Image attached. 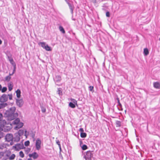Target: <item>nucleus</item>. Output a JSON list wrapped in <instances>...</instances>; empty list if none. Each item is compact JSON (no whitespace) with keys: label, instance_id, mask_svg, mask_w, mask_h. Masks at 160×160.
I'll use <instances>...</instances> for the list:
<instances>
[{"label":"nucleus","instance_id":"nucleus-1","mask_svg":"<svg viewBox=\"0 0 160 160\" xmlns=\"http://www.w3.org/2000/svg\"><path fill=\"white\" fill-rule=\"evenodd\" d=\"M15 157V154H12L11 151L9 149L0 152V159L1 160H13Z\"/></svg>","mask_w":160,"mask_h":160},{"label":"nucleus","instance_id":"nucleus-2","mask_svg":"<svg viewBox=\"0 0 160 160\" xmlns=\"http://www.w3.org/2000/svg\"><path fill=\"white\" fill-rule=\"evenodd\" d=\"M15 107H13L11 108L9 111L6 112V114L7 115V117L8 120H12L18 116V113H15Z\"/></svg>","mask_w":160,"mask_h":160},{"label":"nucleus","instance_id":"nucleus-3","mask_svg":"<svg viewBox=\"0 0 160 160\" xmlns=\"http://www.w3.org/2000/svg\"><path fill=\"white\" fill-rule=\"evenodd\" d=\"M11 124L7 123L5 120H3L0 122V131L6 132L10 130L11 128Z\"/></svg>","mask_w":160,"mask_h":160},{"label":"nucleus","instance_id":"nucleus-4","mask_svg":"<svg viewBox=\"0 0 160 160\" xmlns=\"http://www.w3.org/2000/svg\"><path fill=\"white\" fill-rule=\"evenodd\" d=\"M12 124L13 125H17V126L15 127V129H16L22 128L23 125V123L20 122V120L18 118H17L14 120L12 122Z\"/></svg>","mask_w":160,"mask_h":160},{"label":"nucleus","instance_id":"nucleus-5","mask_svg":"<svg viewBox=\"0 0 160 160\" xmlns=\"http://www.w3.org/2000/svg\"><path fill=\"white\" fill-rule=\"evenodd\" d=\"M24 148V145L22 143H17L14 146H13L12 148L16 151H18Z\"/></svg>","mask_w":160,"mask_h":160},{"label":"nucleus","instance_id":"nucleus-6","mask_svg":"<svg viewBox=\"0 0 160 160\" xmlns=\"http://www.w3.org/2000/svg\"><path fill=\"white\" fill-rule=\"evenodd\" d=\"M41 141L39 138H38L36 141L35 145L36 148L37 150H39L41 148Z\"/></svg>","mask_w":160,"mask_h":160},{"label":"nucleus","instance_id":"nucleus-7","mask_svg":"<svg viewBox=\"0 0 160 160\" xmlns=\"http://www.w3.org/2000/svg\"><path fill=\"white\" fill-rule=\"evenodd\" d=\"M93 154L90 151H88L86 152L84 157L86 159L91 160V158L93 157Z\"/></svg>","mask_w":160,"mask_h":160},{"label":"nucleus","instance_id":"nucleus-8","mask_svg":"<svg viewBox=\"0 0 160 160\" xmlns=\"http://www.w3.org/2000/svg\"><path fill=\"white\" fill-rule=\"evenodd\" d=\"M13 139L12 135L11 134H8L5 136V141L9 142L12 141Z\"/></svg>","mask_w":160,"mask_h":160},{"label":"nucleus","instance_id":"nucleus-9","mask_svg":"<svg viewBox=\"0 0 160 160\" xmlns=\"http://www.w3.org/2000/svg\"><path fill=\"white\" fill-rule=\"evenodd\" d=\"M8 100V95L5 94H3L0 98V102H4Z\"/></svg>","mask_w":160,"mask_h":160},{"label":"nucleus","instance_id":"nucleus-10","mask_svg":"<svg viewBox=\"0 0 160 160\" xmlns=\"http://www.w3.org/2000/svg\"><path fill=\"white\" fill-rule=\"evenodd\" d=\"M28 156L30 158H32L34 159H37L39 156L38 154L36 152H34L32 154H29Z\"/></svg>","mask_w":160,"mask_h":160},{"label":"nucleus","instance_id":"nucleus-11","mask_svg":"<svg viewBox=\"0 0 160 160\" xmlns=\"http://www.w3.org/2000/svg\"><path fill=\"white\" fill-rule=\"evenodd\" d=\"M16 104L17 105L20 107L22 106L23 104V100L22 99H17Z\"/></svg>","mask_w":160,"mask_h":160},{"label":"nucleus","instance_id":"nucleus-12","mask_svg":"<svg viewBox=\"0 0 160 160\" xmlns=\"http://www.w3.org/2000/svg\"><path fill=\"white\" fill-rule=\"evenodd\" d=\"M153 86L155 88L157 89L160 88V82H156L153 83Z\"/></svg>","mask_w":160,"mask_h":160},{"label":"nucleus","instance_id":"nucleus-13","mask_svg":"<svg viewBox=\"0 0 160 160\" xmlns=\"http://www.w3.org/2000/svg\"><path fill=\"white\" fill-rule=\"evenodd\" d=\"M61 80V77L59 75L56 76L54 79L56 83L59 82Z\"/></svg>","mask_w":160,"mask_h":160},{"label":"nucleus","instance_id":"nucleus-14","mask_svg":"<svg viewBox=\"0 0 160 160\" xmlns=\"http://www.w3.org/2000/svg\"><path fill=\"white\" fill-rule=\"evenodd\" d=\"M38 44L39 45L41 46L43 48L45 49L46 44L44 42H40L38 43Z\"/></svg>","mask_w":160,"mask_h":160},{"label":"nucleus","instance_id":"nucleus-15","mask_svg":"<svg viewBox=\"0 0 160 160\" xmlns=\"http://www.w3.org/2000/svg\"><path fill=\"white\" fill-rule=\"evenodd\" d=\"M8 90L9 91H11V90L12 89L13 85L12 83V82H10L8 84Z\"/></svg>","mask_w":160,"mask_h":160},{"label":"nucleus","instance_id":"nucleus-16","mask_svg":"<svg viewBox=\"0 0 160 160\" xmlns=\"http://www.w3.org/2000/svg\"><path fill=\"white\" fill-rule=\"evenodd\" d=\"M68 6H69V8L71 10V13H73V9L74 8V7L72 5H71L68 2Z\"/></svg>","mask_w":160,"mask_h":160},{"label":"nucleus","instance_id":"nucleus-17","mask_svg":"<svg viewBox=\"0 0 160 160\" xmlns=\"http://www.w3.org/2000/svg\"><path fill=\"white\" fill-rule=\"evenodd\" d=\"M16 93L17 94V96L18 98H19L20 97V94H21V91L19 89H18L16 91Z\"/></svg>","mask_w":160,"mask_h":160},{"label":"nucleus","instance_id":"nucleus-18","mask_svg":"<svg viewBox=\"0 0 160 160\" xmlns=\"http://www.w3.org/2000/svg\"><path fill=\"white\" fill-rule=\"evenodd\" d=\"M143 52L144 55H147L149 54V51L148 49L147 48H144Z\"/></svg>","mask_w":160,"mask_h":160},{"label":"nucleus","instance_id":"nucleus-19","mask_svg":"<svg viewBox=\"0 0 160 160\" xmlns=\"http://www.w3.org/2000/svg\"><path fill=\"white\" fill-rule=\"evenodd\" d=\"M24 150L25 153L28 154L30 151L31 149L28 148H25Z\"/></svg>","mask_w":160,"mask_h":160},{"label":"nucleus","instance_id":"nucleus-20","mask_svg":"<svg viewBox=\"0 0 160 160\" xmlns=\"http://www.w3.org/2000/svg\"><path fill=\"white\" fill-rule=\"evenodd\" d=\"M8 59L9 61L10 62L11 64L12 65L14 64V62L12 58L8 56Z\"/></svg>","mask_w":160,"mask_h":160},{"label":"nucleus","instance_id":"nucleus-21","mask_svg":"<svg viewBox=\"0 0 160 160\" xmlns=\"http://www.w3.org/2000/svg\"><path fill=\"white\" fill-rule=\"evenodd\" d=\"M116 124L117 127H120L121 126V123L120 121H116Z\"/></svg>","mask_w":160,"mask_h":160},{"label":"nucleus","instance_id":"nucleus-22","mask_svg":"<svg viewBox=\"0 0 160 160\" xmlns=\"http://www.w3.org/2000/svg\"><path fill=\"white\" fill-rule=\"evenodd\" d=\"M7 105V104L6 103H0V109L5 107Z\"/></svg>","mask_w":160,"mask_h":160},{"label":"nucleus","instance_id":"nucleus-23","mask_svg":"<svg viewBox=\"0 0 160 160\" xmlns=\"http://www.w3.org/2000/svg\"><path fill=\"white\" fill-rule=\"evenodd\" d=\"M75 104L72 102H70L69 104V106L71 108H74L75 107Z\"/></svg>","mask_w":160,"mask_h":160},{"label":"nucleus","instance_id":"nucleus-24","mask_svg":"<svg viewBox=\"0 0 160 160\" xmlns=\"http://www.w3.org/2000/svg\"><path fill=\"white\" fill-rule=\"evenodd\" d=\"M45 49L47 51H51L52 50L51 48L47 44L46 46Z\"/></svg>","mask_w":160,"mask_h":160},{"label":"nucleus","instance_id":"nucleus-25","mask_svg":"<svg viewBox=\"0 0 160 160\" xmlns=\"http://www.w3.org/2000/svg\"><path fill=\"white\" fill-rule=\"evenodd\" d=\"M59 29L60 31L61 32L63 33H65V31L63 28L61 26H60L59 27Z\"/></svg>","mask_w":160,"mask_h":160},{"label":"nucleus","instance_id":"nucleus-26","mask_svg":"<svg viewBox=\"0 0 160 160\" xmlns=\"http://www.w3.org/2000/svg\"><path fill=\"white\" fill-rule=\"evenodd\" d=\"M6 147V145L4 143L0 144V149L2 150Z\"/></svg>","mask_w":160,"mask_h":160},{"label":"nucleus","instance_id":"nucleus-27","mask_svg":"<svg viewBox=\"0 0 160 160\" xmlns=\"http://www.w3.org/2000/svg\"><path fill=\"white\" fill-rule=\"evenodd\" d=\"M80 136L82 138H85L86 137L87 134L86 133L83 132L82 133H81Z\"/></svg>","mask_w":160,"mask_h":160},{"label":"nucleus","instance_id":"nucleus-28","mask_svg":"<svg viewBox=\"0 0 160 160\" xmlns=\"http://www.w3.org/2000/svg\"><path fill=\"white\" fill-rule=\"evenodd\" d=\"M11 78V77L10 76H8L6 77L5 78V81L8 82L10 80Z\"/></svg>","mask_w":160,"mask_h":160},{"label":"nucleus","instance_id":"nucleus-29","mask_svg":"<svg viewBox=\"0 0 160 160\" xmlns=\"http://www.w3.org/2000/svg\"><path fill=\"white\" fill-rule=\"evenodd\" d=\"M7 90V88L6 87H4L1 89V91L2 92H5Z\"/></svg>","mask_w":160,"mask_h":160},{"label":"nucleus","instance_id":"nucleus-30","mask_svg":"<svg viewBox=\"0 0 160 160\" xmlns=\"http://www.w3.org/2000/svg\"><path fill=\"white\" fill-rule=\"evenodd\" d=\"M71 101L72 102V103L74 104H75L76 105L77 104V101L74 99H71Z\"/></svg>","mask_w":160,"mask_h":160},{"label":"nucleus","instance_id":"nucleus-31","mask_svg":"<svg viewBox=\"0 0 160 160\" xmlns=\"http://www.w3.org/2000/svg\"><path fill=\"white\" fill-rule=\"evenodd\" d=\"M19 156L21 158H23L24 157V154L22 151H21L19 152Z\"/></svg>","mask_w":160,"mask_h":160},{"label":"nucleus","instance_id":"nucleus-32","mask_svg":"<svg viewBox=\"0 0 160 160\" xmlns=\"http://www.w3.org/2000/svg\"><path fill=\"white\" fill-rule=\"evenodd\" d=\"M87 148V146L85 145H83L82 147V149L83 150H85Z\"/></svg>","mask_w":160,"mask_h":160},{"label":"nucleus","instance_id":"nucleus-33","mask_svg":"<svg viewBox=\"0 0 160 160\" xmlns=\"http://www.w3.org/2000/svg\"><path fill=\"white\" fill-rule=\"evenodd\" d=\"M56 143L58 145L59 147L60 150H61V145L60 144V142L59 141V140H57L56 141Z\"/></svg>","mask_w":160,"mask_h":160},{"label":"nucleus","instance_id":"nucleus-34","mask_svg":"<svg viewBox=\"0 0 160 160\" xmlns=\"http://www.w3.org/2000/svg\"><path fill=\"white\" fill-rule=\"evenodd\" d=\"M4 135V134L3 132H1V131H0V139L3 138Z\"/></svg>","mask_w":160,"mask_h":160},{"label":"nucleus","instance_id":"nucleus-35","mask_svg":"<svg viewBox=\"0 0 160 160\" xmlns=\"http://www.w3.org/2000/svg\"><path fill=\"white\" fill-rule=\"evenodd\" d=\"M29 143H30V142H29V141H26L25 142L24 144L25 146H28L29 145Z\"/></svg>","mask_w":160,"mask_h":160},{"label":"nucleus","instance_id":"nucleus-36","mask_svg":"<svg viewBox=\"0 0 160 160\" xmlns=\"http://www.w3.org/2000/svg\"><path fill=\"white\" fill-rule=\"evenodd\" d=\"M8 98H9L10 100H12V94H8Z\"/></svg>","mask_w":160,"mask_h":160},{"label":"nucleus","instance_id":"nucleus-37","mask_svg":"<svg viewBox=\"0 0 160 160\" xmlns=\"http://www.w3.org/2000/svg\"><path fill=\"white\" fill-rule=\"evenodd\" d=\"M89 89L90 91H92L93 89V87L92 86H90L89 87Z\"/></svg>","mask_w":160,"mask_h":160},{"label":"nucleus","instance_id":"nucleus-38","mask_svg":"<svg viewBox=\"0 0 160 160\" xmlns=\"http://www.w3.org/2000/svg\"><path fill=\"white\" fill-rule=\"evenodd\" d=\"M106 16L108 17H110V13L109 12H106Z\"/></svg>","mask_w":160,"mask_h":160},{"label":"nucleus","instance_id":"nucleus-39","mask_svg":"<svg viewBox=\"0 0 160 160\" xmlns=\"http://www.w3.org/2000/svg\"><path fill=\"white\" fill-rule=\"evenodd\" d=\"M2 118L3 116L2 114L0 113V122L2 121Z\"/></svg>","mask_w":160,"mask_h":160},{"label":"nucleus","instance_id":"nucleus-40","mask_svg":"<svg viewBox=\"0 0 160 160\" xmlns=\"http://www.w3.org/2000/svg\"><path fill=\"white\" fill-rule=\"evenodd\" d=\"M117 100H118V105H119L120 106H121L122 105L120 103L119 100L118 98H117Z\"/></svg>","mask_w":160,"mask_h":160},{"label":"nucleus","instance_id":"nucleus-41","mask_svg":"<svg viewBox=\"0 0 160 160\" xmlns=\"http://www.w3.org/2000/svg\"><path fill=\"white\" fill-rule=\"evenodd\" d=\"M58 94L60 95L61 94L62 91L59 89H58Z\"/></svg>","mask_w":160,"mask_h":160},{"label":"nucleus","instance_id":"nucleus-42","mask_svg":"<svg viewBox=\"0 0 160 160\" xmlns=\"http://www.w3.org/2000/svg\"><path fill=\"white\" fill-rule=\"evenodd\" d=\"M79 131L81 132V133H82L83 132L84 130L82 128H80L79 130Z\"/></svg>","mask_w":160,"mask_h":160},{"label":"nucleus","instance_id":"nucleus-43","mask_svg":"<svg viewBox=\"0 0 160 160\" xmlns=\"http://www.w3.org/2000/svg\"><path fill=\"white\" fill-rule=\"evenodd\" d=\"M16 138H17L16 139H15L14 140L17 142H18L20 138H19L18 136L17 137H16Z\"/></svg>","mask_w":160,"mask_h":160},{"label":"nucleus","instance_id":"nucleus-44","mask_svg":"<svg viewBox=\"0 0 160 160\" xmlns=\"http://www.w3.org/2000/svg\"><path fill=\"white\" fill-rule=\"evenodd\" d=\"M42 112H46V109L45 108H42Z\"/></svg>","mask_w":160,"mask_h":160},{"label":"nucleus","instance_id":"nucleus-45","mask_svg":"<svg viewBox=\"0 0 160 160\" xmlns=\"http://www.w3.org/2000/svg\"><path fill=\"white\" fill-rule=\"evenodd\" d=\"M2 85L0 84V91L1 90V89H2Z\"/></svg>","mask_w":160,"mask_h":160},{"label":"nucleus","instance_id":"nucleus-46","mask_svg":"<svg viewBox=\"0 0 160 160\" xmlns=\"http://www.w3.org/2000/svg\"><path fill=\"white\" fill-rule=\"evenodd\" d=\"M2 43V40L0 39V45Z\"/></svg>","mask_w":160,"mask_h":160},{"label":"nucleus","instance_id":"nucleus-47","mask_svg":"<svg viewBox=\"0 0 160 160\" xmlns=\"http://www.w3.org/2000/svg\"><path fill=\"white\" fill-rule=\"evenodd\" d=\"M28 160H32V159L30 158H28Z\"/></svg>","mask_w":160,"mask_h":160},{"label":"nucleus","instance_id":"nucleus-48","mask_svg":"<svg viewBox=\"0 0 160 160\" xmlns=\"http://www.w3.org/2000/svg\"><path fill=\"white\" fill-rule=\"evenodd\" d=\"M82 141H80V145H81V144L82 143Z\"/></svg>","mask_w":160,"mask_h":160},{"label":"nucleus","instance_id":"nucleus-49","mask_svg":"<svg viewBox=\"0 0 160 160\" xmlns=\"http://www.w3.org/2000/svg\"><path fill=\"white\" fill-rule=\"evenodd\" d=\"M12 75V74H9V76H11V75Z\"/></svg>","mask_w":160,"mask_h":160},{"label":"nucleus","instance_id":"nucleus-50","mask_svg":"<svg viewBox=\"0 0 160 160\" xmlns=\"http://www.w3.org/2000/svg\"><path fill=\"white\" fill-rule=\"evenodd\" d=\"M22 132V131L21 130H20L19 131V132L20 133V132Z\"/></svg>","mask_w":160,"mask_h":160},{"label":"nucleus","instance_id":"nucleus-51","mask_svg":"<svg viewBox=\"0 0 160 160\" xmlns=\"http://www.w3.org/2000/svg\"><path fill=\"white\" fill-rule=\"evenodd\" d=\"M159 40H160V39H159Z\"/></svg>","mask_w":160,"mask_h":160}]
</instances>
